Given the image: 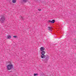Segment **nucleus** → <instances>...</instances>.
I'll use <instances>...</instances> for the list:
<instances>
[{
	"label": "nucleus",
	"instance_id": "f257e3e1",
	"mask_svg": "<svg viewBox=\"0 0 76 76\" xmlns=\"http://www.w3.org/2000/svg\"><path fill=\"white\" fill-rule=\"evenodd\" d=\"M13 69V66L12 64H9L7 66V69L8 70H11Z\"/></svg>",
	"mask_w": 76,
	"mask_h": 76
},
{
	"label": "nucleus",
	"instance_id": "f03ea898",
	"mask_svg": "<svg viewBox=\"0 0 76 76\" xmlns=\"http://www.w3.org/2000/svg\"><path fill=\"white\" fill-rule=\"evenodd\" d=\"M1 18H0V22L1 23H3L4 21H5V17L4 16L2 15H0Z\"/></svg>",
	"mask_w": 76,
	"mask_h": 76
},
{
	"label": "nucleus",
	"instance_id": "7ed1b4c3",
	"mask_svg": "<svg viewBox=\"0 0 76 76\" xmlns=\"http://www.w3.org/2000/svg\"><path fill=\"white\" fill-rule=\"evenodd\" d=\"M48 59H49V56H47L46 57V58L44 60V62H45V63H47V61L48 60Z\"/></svg>",
	"mask_w": 76,
	"mask_h": 76
},
{
	"label": "nucleus",
	"instance_id": "20e7f679",
	"mask_svg": "<svg viewBox=\"0 0 76 76\" xmlns=\"http://www.w3.org/2000/svg\"><path fill=\"white\" fill-rule=\"evenodd\" d=\"M48 23H54L55 22V20H49L48 21Z\"/></svg>",
	"mask_w": 76,
	"mask_h": 76
},
{
	"label": "nucleus",
	"instance_id": "39448f33",
	"mask_svg": "<svg viewBox=\"0 0 76 76\" xmlns=\"http://www.w3.org/2000/svg\"><path fill=\"white\" fill-rule=\"evenodd\" d=\"M48 30L52 32V27H48Z\"/></svg>",
	"mask_w": 76,
	"mask_h": 76
},
{
	"label": "nucleus",
	"instance_id": "423d86ee",
	"mask_svg": "<svg viewBox=\"0 0 76 76\" xmlns=\"http://www.w3.org/2000/svg\"><path fill=\"white\" fill-rule=\"evenodd\" d=\"M40 50L41 51H43L45 50V48L43 47H41L40 48Z\"/></svg>",
	"mask_w": 76,
	"mask_h": 76
},
{
	"label": "nucleus",
	"instance_id": "0eeeda50",
	"mask_svg": "<svg viewBox=\"0 0 76 76\" xmlns=\"http://www.w3.org/2000/svg\"><path fill=\"white\" fill-rule=\"evenodd\" d=\"M45 57H46V56L45 54L42 55H41V58H45Z\"/></svg>",
	"mask_w": 76,
	"mask_h": 76
},
{
	"label": "nucleus",
	"instance_id": "6e6552de",
	"mask_svg": "<svg viewBox=\"0 0 76 76\" xmlns=\"http://www.w3.org/2000/svg\"><path fill=\"white\" fill-rule=\"evenodd\" d=\"M12 38V36L11 35H8L7 36V39H10Z\"/></svg>",
	"mask_w": 76,
	"mask_h": 76
},
{
	"label": "nucleus",
	"instance_id": "1a4fd4ad",
	"mask_svg": "<svg viewBox=\"0 0 76 76\" xmlns=\"http://www.w3.org/2000/svg\"><path fill=\"white\" fill-rule=\"evenodd\" d=\"M41 54L42 55H44L45 54V51H42Z\"/></svg>",
	"mask_w": 76,
	"mask_h": 76
},
{
	"label": "nucleus",
	"instance_id": "9d476101",
	"mask_svg": "<svg viewBox=\"0 0 76 76\" xmlns=\"http://www.w3.org/2000/svg\"><path fill=\"white\" fill-rule=\"evenodd\" d=\"M19 18H20V19H21L22 20H23V18L22 17V16L21 15L20 16Z\"/></svg>",
	"mask_w": 76,
	"mask_h": 76
},
{
	"label": "nucleus",
	"instance_id": "9b49d317",
	"mask_svg": "<svg viewBox=\"0 0 76 76\" xmlns=\"http://www.w3.org/2000/svg\"><path fill=\"white\" fill-rule=\"evenodd\" d=\"M16 2V0H13L12 1V2L13 3H15Z\"/></svg>",
	"mask_w": 76,
	"mask_h": 76
},
{
	"label": "nucleus",
	"instance_id": "f8f14e48",
	"mask_svg": "<svg viewBox=\"0 0 76 76\" xmlns=\"http://www.w3.org/2000/svg\"><path fill=\"white\" fill-rule=\"evenodd\" d=\"M38 74L37 73H35V74H34V76H38Z\"/></svg>",
	"mask_w": 76,
	"mask_h": 76
},
{
	"label": "nucleus",
	"instance_id": "ddd939ff",
	"mask_svg": "<svg viewBox=\"0 0 76 76\" xmlns=\"http://www.w3.org/2000/svg\"><path fill=\"white\" fill-rule=\"evenodd\" d=\"M23 0V2H25V3H26L27 2V1H28L27 0Z\"/></svg>",
	"mask_w": 76,
	"mask_h": 76
},
{
	"label": "nucleus",
	"instance_id": "4468645a",
	"mask_svg": "<svg viewBox=\"0 0 76 76\" xmlns=\"http://www.w3.org/2000/svg\"><path fill=\"white\" fill-rule=\"evenodd\" d=\"M13 37L14 38H17V36H13Z\"/></svg>",
	"mask_w": 76,
	"mask_h": 76
},
{
	"label": "nucleus",
	"instance_id": "2eb2a0df",
	"mask_svg": "<svg viewBox=\"0 0 76 76\" xmlns=\"http://www.w3.org/2000/svg\"><path fill=\"white\" fill-rule=\"evenodd\" d=\"M38 10L39 11H41V9H39Z\"/></svg>",
	"mask_w": 76,
	"mask_h": 76
}]
</instances>
